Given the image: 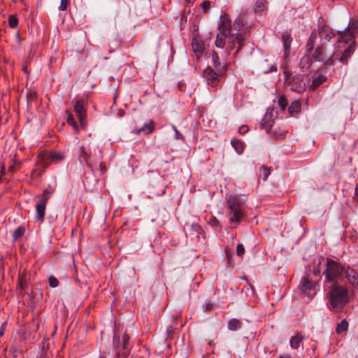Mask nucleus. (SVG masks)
Masks as SVG:
<instances>
[{
    "mask_svg": "<svg viewBox=\"0 0 358 358\" xmlns=\"http://www.w3.org/2000/svg\"><path fill=\"white\" fill-rule=\"evenodd\" d=\"M69 0H61V3L59 6V10L64 11L67 9V7L69 6Z\"/></svg>",
    "mask_w": 358,
    "mask_h": 358,
    "instance_id": "ea45409f",
    "label": "nucleus"
},
{
    "mask_svg": "<svg viewBox=\"0 0 358 358\" xmlns=\"http://www.w3.org/2000/svg\"><path fill=\"white\" fill-rule=\"evenodd\" d=\"M25 229L24 227H18L15 230L13 233V237L15 240H17L20 237H22L24 234Z\"/></svg>",
    "mask_w": 358,
    "mask_h": 358,
    "instance_id": "7c9ffc66",
    "label": "nucleus"
},
{
    "mask_svg": "<svg viewBox=\"0 0 358 358\" xmlns=\"http://www.w3.org/2000/svg\"><path fill=\"white\" fill-rule=\"evenodd\" d=\"M225 73H220L216 70H214L211 66H208L203 72V76L206 82L208 87H217L222 76Z\"/></svg>",
    "mask_w": 358,
    "mask_h": 358,
    "instance_id": "6e6552de",
    "label": "nucleus"
},
{
    "mask_svg": "<svg viewBox=\"0 0 358 358\" xmlns=\"http://www.w3.org/2000/svg\"><path fill=\"white\" fill-rule=\"evenodd\" d=\"M347 278L349 283L355 288H358V273L350 267L345 268L344 279Z\"/></svg>",
    "mask_w": 358,
    "mask_h": 358,
    "instance_id": "ddd939ff",
    "label": "nucleus"
},
{
    "mask_svg": "<svg viewBox=\"0 0 358 358\" xmlns=\"http://www.w3.org/2000/svg\"><path fill=\"white\" fill-rule=\"evenodd\" d=\"M22 71H23L24 72H25L26 73H28V71H27V66H24L22 67Z\"/></svg>",
    "mask_w": 358,
    "mask_h": 358,
    "instance_id": "6e6d98bb",
    "label": "nucleus"
},
{
    "mask_svg": "<svg viewBox=\"0 0 358 358\" xmlns=\"http://www.w3.org/2000/svg\"><path fill=\"white\" fill-rule=\"evenodd\" d=\"M127 339H128V337L127 336H124V341L122 343V348L123 349H125L127 348Z\"/></svg>",
    "mask_w": 358,
    "mask_h": 358,
    "instance_id": "a18cd8bd",
    "label": "nucleus"
},
{
    "mask_svg": "<svg viewBox=\"0 0 358 358\" xmlns=\"http://www.w3.org/2000/svg\"><path fill=\"white\" fill-rule=\"evenodd\" d=\"M241 278L245 280L247 282H249L247 276H242Z\"/></svg>",
    "mask_w": 358,
    "mask_h": 358,
    "instance_id": "4d7b16f0",
    "label": "nucleus"
},
{
    "mask_svg": "<svg viewBox=\"0 0 358 358\" xmlns=\"http://www.w3.org/2000/svg\"><path fill=\"white\" fill-rule=\"evenodd\" d=\"M278 102L279 106L280 107V108L282 110H285L288 105V101L285 96H280Z\"/></svg>",
    "mask_w": 358,
    "mask_h": 358,
    "instance_id": "473e14b6",
    "label": "nucleus"
},
{
    "mask_svg": "<svg viewBox=\"0 0 358 358\" xmlns=\"http://www.w3.org/2000/svg\"><path fill=\"white\" fill-rule=\"evenodd\" d=\"M242 327V322L236 319L232 318L227 323V329L229 331H237Z\"/></svg>",
    "mask_w": 358,
    "mask_h": 358,
    "instance_id": "6ab92c4d",
    "label": "nucleus"
},
{
    "mask_svg": "<svg viewBox=\"0 0 358 358\" xmlns=\"http://www.w3.org/2000/svg\"><path fill=\"white\" fill-rule=\"evenodd\" d=\"M185 233L186 236H191V238H199L203 232L201 227L197 223H192L191 224H186L185 228Z\"/></svg>",
    "mask_w": 358,
    "mask_h": 358,
    "instance_id": "f8f14e48",
    "label": "nucleus"
},
{
    "mask_svg": "<svg viewBox=\"0 0 358 358\" xmlns=\"http://www.w3.org/2000/svg\"><path fill=\"white\" fill-rule=\"evenodd\" d=\"M51 194V191L48 189H45L43 192L41 200H44L45 202L48 203V198Z\"/></svg>",
    "mask_w": 358,
    "mask_h": 358,
    "instance_id": "e433bc0d",
    "label": "nucleus"
},
{
    "mask_svg": "<svg viewBox=\"0 0 358 358\" xmlns=\"http://www.w3.org/2000/svg\"><path fill=\"white\" fill-rule=\"evenodd\" d=\"M114 339H115V336L114 337ZM113 343L115 345H117V344L115 343V340L113 341Z\"/></svg>",
    "mask_w": 358,
    "mask_h": 358,
    "instance_id": "bf43d9fd",
    "label": "nucleus"
},
{
    "mask_svg": "<svg viewBox=\"0 0 358 358\" xmlns=\"http://www.w3.org/2000/svg\"><path fill=\"white\" fill-rule=\"evenodd\" d=\"M56 330H57V326L55 325V331H56Z\"/></svg>",
    "mask_w": 358,
    "mask_h": 358,
    "instance_id": "052dcab7",
    "label": "nucleus"
},
{
    "mask_svg": "<svg viewBox=\"0 0 358 358\" xmlns=\"http://www.w3.org/2000/svg\"><path fill=\"white\" fill-rule=\"evenodd\" d=\"M245 252V249L241 243H238L236 246V254L238 256H242Z\"/></svg>",
    "mask_w": 358,
    "mask_h": 358,
    "instance_id": "58836bf2",
    "label": "nucleus"
},
{
    "mask_svg": "<svg viewBox=\"0 0 358 358\" xmlns=\"http://www.w3.org/2000/svg\"><path fill=\"white\" fill-rule=\"evenodd\" d=\"M218 223V221L216 219L215 217L213 216L210 217V220H209V224H211V225H213V226H215L217 225Z\"/></svg>",
    "mask_w": 358,
    "mask_h": 358,
    "instance_id": "79ce46f5",
    "label": "nucleus"
},
{
    "mask_svg": "<svg viewBox=\"0 0 358 358\" xmlns=\"http://www.w3.org/2000/svg\"><path fill=\"white\" fill-rule=\"evenodd\" d=\"M7 357L8 358H23L22 352L16 349V348H10L7 352Z\"/></svg>",
    "mask_w": 358,
    "mask_h": 358,
    "instance_id": "5701e85b",
    "label": "nucleus"
},
{
    "mask_svg": "<svg viewBox=\"0 0 358 358\" xmlns=\"http://www.w3.org/2000/svg\"><path fill=\"white\" fill-rule=\"evenodd\" d=\"M1 173L4 175L5 173V165L3 164L1 166Z\"/></svg>",
    "mask_w": 358,
    "mask_h": 358,
    "instance_id": "8fccbe9b",
    "label": "nucleus"
},
{
    "mask_svg": "<svg viewBox=\"0 0 358 358\" xmlns=\"http://www.w3.org/2000/svg\"><path fill=\"white\" fill-rule=\"evenodd\" d=\"M66 113L68 114V117H67V120H66L68 124L71 125L75 129L78 130V124H77L74 117H73L72 113L69 110H67Z\"/></svg>",
    "mask_w": 358,
    "mask_h": 358,
    "instance_id": "c756f323",
    "label": "nucleus"
},
{
    "mask_svg": "<svg viewBox=\"0 0 358 358\" xmlns=\"http://www.w3.org/2000/svg\"><path fill=\"white\" fill-rule=\"evenodd\" d=\"M229 55V52H224V55H222V58H220L219 53L215 51L212 52L210 58L214 70L217 71L220 73H226L229 64L226 57Z\"/></svg>",
    "mask_w": 358,
    "mask_h": 358,
    "instance_id": "0eeeda50",
    "label": "nucleus"
},
{
    "mask_svg": "<svg viewBox=\"0 0 358 358\" xmlns=\"http://www.w3.org/2000/svg\"><path fill=\"white\" fill-rule=\"evenodd\" d=\"M166 186L163 185V188H162V189L161 190V192H158V193L157 194V196H162V195H164V194H165V192H166Z\"/></svg>",
    "mask_w": 358,
    "mask_h": 358,
    "instance_id": "49530a36",
    "label": "nucleus"
},
{
    "mask_svg": "<svg viewBox=\"0 0 358 358\" xmlns=\"http://www.w3.org/2000/svg\"><path fill=\"white\" fill-rule=\"evenodd\" d=\"M105 170H106L105 166L101 164H100V171H101V173H103V171H104Z\"/></svg>",
    "mask_w": 358,
    "mask_h": 358,
    "instance_id": "864d4df0",
    "label": "nucleus"
},
{
    "mask_svg": "<svg viewBox=\"0 0 358 358\" xmlns=\"http://www.w3.org/2000/svg\"><path fill=\"white\" fill-rule=\"evenodd\" d=\"M345 270V268L342 264L333 259H328L323 273L325 277L324 286L343 282Z\"/></svg>",
    "mask_w": 358,
    "mask_h": 358,
    "instance_id": "20e7f679",
    "label": "nucleus"
},
{
    "mask_svg": "<svg viewBox=\"0 0 358 358\" xmlns=\"http://www.w3.org/2000/svg\"><path fill=\"white\" fill-rule=\"evenodd\" d=\"M192 47L197 58H199L204 51L203 42L198 38H194L192 42Z\"/></svg>",
    "mask_w": 358,
    "mask_h": 358,
    "instance_id": "2eb2a0df",
    "label": "nucleus"
},
{
    "mask_svg": "<svg viewBox=\"0 0 358 358\" xmlns=\"http://www.w3.org/2000/svg\"><path fill=\"white\" fill-rule=\"evenodd\" d=\"M227 216L231 223L238 224L243 217V206L244 201L238 196H229L227 199Z\"/></svg>",
    "mask_w": 358,
    "mask_h": 358,
    "instance_id": "39448f33",
    "label": "nucleus"
},
{
    "mask_svg": "<svg viewBox=\"0 0 358 358\" xmlns=\"http://www.w3.org/2000/svg\"><path fill=\"white\" fill-rule=\"evenodd\" d=\"M276 117L277 113L274 112V109L268 108L264 117L261 120V129H265L266 133H268L274 124Z\"/></svg>",
    "mask_w": 358,
    "mask_h": 358,
    "instance_id": "9d476101",
    "label": "nucleus"
},
{
    "mask_svg": "<svg viewBox=\"0 0 358 358\" xmlns=\"http://www.w3.org/2000/svg\"><path fill=\"white\" fill-rule=\"evenodd\" d=\"M172 128L175 131V138L177 140H184L182 134L176 129L175 125H172Z\"/></svg>",
    "mask_w": 358,
    "mask_h": 358,
    "instance_id": "4c0bfd02",
    "label": "nucleus"
},
{
    "mask_svg": "<svg viewBox=\"0 0 358 358\" xmlns=\"http://www.w3.org/2000/svg\"><path fill=\"white\" fill-rule=\"evenodd\" d=\"M46 204L47 202H45L44 200H41L36 205L37 218L40 221H43L44 219Z\"/></svg>",
    "mask_w": 358,
    "mask_h": 358,
    "instance_id": "a211bd4d",
    "label": "nucleus"
},
{
    "mask_svg": "<svg viewBox=\"0 0 358 358\" xmlns=\"http://www.w3.org/2000/svg\"><path fill=\"white\" fill-rule=\"evenodd\" d=\"M15 170V166L14 165H12L9 167L8 169V171H10V172H13Z\"/></svg>",
    "mask_w": 358,
    "mask_h": 358,
    "instance_id": "5fc2aeb1",
    "label": "nucleus"
},
{
    "mask_svg": "<svg viewBox=\"0 0 358 358\" xmlns=\"http://www.w3.org/2000/svg\"><path fill=\"white\" fill-rule=\"evenodd\" d=\"M348 329V322L345 320H343L338 324L336 327V332L341 334V332L347 331Z\"/></svg>",
    "mask_w": 358,
    "mask_h": 358,
    "instance_id": "cd10ccee",
    "label": "nucleus"
},
{
    "mask_svg": "<svg viewBox=\"0 0 358 358\" xmlns=\"http://www.w3.org/2000/svg\"><path fill=\"white\" fill-rule=\"evenodd\" d=\"M282 41L284 47V57L285 58H287L290 52V47L291 43L292 42V38L289 33L285 32L282 35Z\"/></svg>",
    "mask_w": 358,
    "mask_h": 358,
    "instance_id": "dca6fc26",
    "label": "nucleus"
},
{
    "mask_svg": "<svg viewBox=\"0 0 358 358\" xmlns=\"http://www.w3.org/2000/svg\"><path fill=\"white\" fill-rule=\"evenodd\" d=\"M287 133V131H286L285 129L284 130L278 129V130L273 131V132L272 134V136L274 139L281 140V139H283L285 138Z\"/></svg>",
    "mask_w": 358,
    "mask_h": 358,
    "instance_id": "bb28decb",
    "label": "nucleus"
},
{
    "mask_svg": "<svg viewBox=\"0 0 358 358\" xmlns=\"http://www.w3.org/2000/svg\"><path fill=\"white\" fill-rule=\"evenodd\" d=\"M28 272L27 269H24L22 273L19 274L18 281H19V287L20 290H23L27 286Z\"/></svg>",
    "mask_w": 358,
    "mask_h": 358,
    "instance_id": "aec40b11",
    "label": "nucleus"
},
{
    "mask_svg": "<svg viewBox=\"0 0 358 358\" xmlns=\"http://www.w3.org/2000/svg\"><path fill=\"white\" fill-rule=\"evenodd\" d=\"M9 26L15 28L18 24V20L15 15H10L8 18Z\"/></svg>",
    "mask_w": 358,
    "mask_h": 358,
    "instance_id": "72a5a7b5",
    "label": "nucleus"
},
{
    "mask_svg": "<svg viewBox=\"0 0 358 358\" xmlns=\"http://www.w3.org/2000/svg\"><path fill=\"white\" fill-rule=\"evenodd\" d=\"M82 156L83 159L86 162V163L88 164V155L85 150L82 151Z\"/></svg>",
    "mask_w": 358,
    "mask_h": 358,
    "instance_id": "c03bdc74",
    "label": "nucleus"
},
{
    "mask_svg": "<svg viewBox=\"0 0 358 358\" xmlns=\"http://www.w3.org/2000/svg\"><path fill=\"white\" fill-rule=\"evenodd\" d=\"M300 289L302 293L309 299H312L317 293V282L309 280L307 276L303 277L300 282Z\"/></svg>",
    "mask_w": 358,
    "mask_h": 358,
    "instance_id": "1a4fd4ad",
    "label": "nucleus"
},
{
    "mask_svg": "<svg viewBox=\"0 0 358 358\" xmlns=\"http://www.w3.org/2000/svg\"><path fill=\"white\" fill-rule=\"evenodd\" d=\"M279 358H290V355H289L287 354L282 355H280Z\"/></svg>",
    "mask_w": 358,
    "mask_h": 358,
    "instance_id": "603ef678",
    "label": "nucleus"
},
{
    "mask_svg": "<svg viewBox=\"0 0 358 358\" xmlns=\"http://www.w3.org/2000/svg\"><path fill=\"white\" fill-rule=\"evenodd\" d=\"M266 0H257L256 2V12H261L264 9Z\"/></svg>",
    "mask_w": 358,
    "mask_h": 358,
    "instance_id": "2f4dec72",
    "label": "nucleus"
},
{
    "mask_svg": "<svg viewBox=\"0 0 358 358\" xmlns=\"http://www.w3.org/2000/svg\"><path fill=\"white\" fill-rule=\"evenodd\" d=\"M291 115L299 113L301 110V103L299 101H294L288 108Z\"/></svg>",
    "mask_w": 358,
    "mask_h": 358,
    "instance_id": "412c9836",
    "label": "nucleus"
},
{
    "mask_svg": "<svg viewBox=\"0 0 358 358\" xmlns=\"http://www.w3.org/2000/svg\"><path fill=\"white\" fill-rule=\"evenodd\" d=\"M50 286L52 288L56 287L59 285L57 279L54 276H50L48 278Z\"/></svg>",
    "mask_w": 358,
    "mask_h": 358,
    "instance_id": "c9c22d12",
    "label": "nucleus"
},
{
    "mask_svg": "<svg viewBox=\"0 0 358 358\" xmlns=\"http://www.w3.org/2000/svg\"><path fill=\"white\" fill-rule=\"evenodd\" d=\"M243 24L241 21L235 22L231 26V21L226 16H220V24L217 28V37L215 39V45L220 48H224L227 45V48L232 50L235 48V43H238V48L236 54L242 47V43L244 40Z\"/></svg>",
    "mask_w": 358,
    "mask_h": 358,
    "instance_id": "f03ea898",
    "label": "nucleus"
},
{
    "mask_svg": "<svg viewBox=\"0 0 358 358\" xmlns=\"http://www.w3.org/2000/svg\"><path fill=\"white\" fill-rule=\"evenodd\" d=\"M270 169L266 166H262L259 170V176L264 180L266 181L270 175Z\"/></svg>",
    "mask_w": 358,
    "mask_h": 358,
    "instance_id": "a878e982",
    "label": "nucleus"
},
{
    "mask_svg": "<svg viewBox=\"0 0 358 358\" xmlns=\"http://www.w3.org/2000/svg\"><path fill=\"white\" fill-rule=\"evenodd\" d=\"M248 284L250 286L252 294H255V287L251 283H250L249 282H248Z\"/></svg>",
    "mask_w": 358,
    "mask_h": 358,
    "instance_id": "09e8293b",
    "label": "nucleus"
},
{
    "mask_svg": "<svg viewBox=\"0 0 358 358\" xmlns=\"http://www.w3.org/2000/svg\"><path fill=\"white\" fill-rule=\"evenodd\" d=\"M302 341V336L299 335H296L293 336L290 339V345L292 348L297 349L299 348L300 344Z\"/></svg>",
    "mask_w": 358,
    "mask_h": 358,
    "instance_id": "393cba45",
    "label": "nucleus"
},
{
    "mask_svg": "<svg viewBox=\"0 0 358 358\" xmlns=\"http://www.w3.org/2000/svg\"><path fill=\"white\" fill-rule=\"evenodd\" d=\"M154 129L153 123L151 121L150 123H145L144 125L138 129V133H143L144 134H148L151 133Z\"/></svg>",
    "mask_w": 358,
    "mask_h": 358,
    "instance_id": "b1692460",
    "label": "nucleus"
},
{
    "mask_svg": "<svg viewBox=\"0 0 358 358\" xmlns=\"http://www.w3.org/2000/svg\"><path fill=\"white\" fill-rule=\"evenodd\" d=\"M231 144L238 154H242L244 150L243 143L237 139L231 141Z\"/></svg>",
    "mask_w": 358,
    "mask_h": 358,
    "instance_id": "4be33fe9",
    "label": "nucleus"
},
{
    "mask_svg": "<svg viewBox=\"0 0 358 358\" xmlns=\"http://www.w3.org/2000/svg\"><path fill=\"white\" fill-rule=\"evenodd\" d=\"M212 307V304L208 303L206 305V309L210 310Z\"/></svg>",
    "mask_w": 358,
    "mask_h": 358,
    "instance_id": "13d9d810",
    "label": "nucleus"
},
{
    "mask_svg": "<svg viewBox=\"0 0 358 358\" xmlns=\"http://www.w3.org/2000/svg\"><path fill=\"white\" fill-rule=\"evenodd\" d=\"M6 324V322H4L0 329V336H2L4 334V331H5V325Z\"/></svg>",
    "mask_w": 358,
    "mask_h": 358,
    "instance_id": "de8ad7c7",
    "label": "nucleus"
},
{
    "mask_svg": "<svg viewBox=\"0 0 358 358\" xmlns=\"http://www.w3.org/2000/svg\"><path fill=\"white\" fill-rule=\"evenodd\" d=\"M324 290L331 307L336 310H341L350 300L348 288L343 282L324 286Z\"/></svg>",
    "mask_w": 358,
    "mask_h": 358,
    "instance_id": "7ed1b4c3",
    "label": "nucleus"
},
{
    "mask_svg": "<svg viewBox=\"0 0 358 358\" xmlns=\"http://www.w3.org/2000/svg\"><path fill=\"white\" fill-rule=\"evenodd\" d=\"M248 131V127L247 126H242L239 128V132L241 134H245Z\"/></svg>",
    "mask_w": 358,
    "mask_h": 358,
    "instance_id": "37998d69",
    "label": "nucleus"
},
{
    "mask_svg": "<svg viewBox=\"0 0 358 358\" xmlns=\"http://www.w3.org/2000/svg\"><path fill=\"white\" fill-rule=\"evenodd\" d=\"M49 158L51 159L53 161H59V160H62L64 159V157L63 155L59 153V152H52L50 156H49Z\"/></svg>",
    "mask_w": 358,
    "mask_h": 358,
    "instance_id": "f704fd0d",
    "label": "nucleus"
},
{
    "mask_svg": "<svg viewBox=\"0 0 358 358\" xmlns=\"http://www.w3.org/2000/svg\"><path fill=\"white\" fill-rule=\"evenodd\" d=\"M266 62V60H264V62L260 64V69H261L262 73H268L270 72L276 71H277V68H276L275 65H274V64H271L268 68H264V64Z\"/></svg>",
    "mask_w": 358,
    "mask_h": 358,
    "instance_id": "c85d7f7f",
    "label": "nucleus"
},
{
    "mask_svg": "<svg viewBox=\"0 0 358 358\" xmlns=\"http://www.w3.org/2000/svg\"><path fill=\"white\" fill-rule=\"evenodd\" d=\"M209 7H210V3L209 1H203L201 3V8L205 11L206 12L208 9H209Z\"/></svg>",
    "mask_w": 358,
    "mask_h": 358,
    "instance_id": "a19ab883",
    "label": "nucleus"
},
{
    "mask_svg": "<svg viewBox=\"0 0 358 358\" xmlns=\"http://www.w3.org/2000/svg\"><path fill=\"white\" fill-rule=\"evenodd\" d=\"M100 358H102V357H100Z\"/></svg>",
    "mask_w": 358,
    "mask_h": 358,
    "instance_id": "680f3d73",
    "label": "nucleus"
},
{
    "mask_svg": "<svg viewBox=\"0 0 358 358\" xmlns=\"http://www.w3.org/2000/svg\"><path fill=\"white\" fill-rule=\"evenodd\" d=\"M357 29L356 22H349L343 30H334L323 24V19L318 20L317 31L311 32L306 50L313 52L315 60L324 65H335L340 62L343 65L348 63L355 52V34Z\"/></svg>",
    "mask_w": 358,
    "mask_h": 358,
    "instance_id": "f257e3e1",
    "label": "nucleus"
},
{
    "mask_svg": "<svg viewBox=\"0 0 358 358\" xmlns=\"http://www.w3.org/2000/svg\"><path fill=\"white\" fill-rule=\"evenodd\" d=\"M286 82L291 90L301 93L304 91L306 85L308 82V78L304 75H294L287 76Z\"/></svg>",
    "mask_w": 358,
    "mask_h": 358,
    "instance_id": "423d86ee",
    "label": "nucleus"
},
{
    "mask_svg": "<svg viewBox=\"0 0 358 358\" xmlns=\"http://www.w3.org/2000/svg\"><path fill=\"white\" fill-rule=\"evenodd\" d=\"M74 109L78 116L81 127H86L87 110L84 107V101L83 100H78L74 106Z\"/></svg>",
    "mask_w": 358,
    "mask_h": 358,
    "instance_id": "9b49d317",
    "label": "nucleus"
},
{
    "mask_svg": "<svg viewBox=\"0 0 358 358\" xmlns=\"http://www.w3.org/2000/svg\"><path fill=\"white\" fill-rule=\"evenodd\" d=\"M173 331V328L171 326H169L167 329L168 334L169 335Z\"/></svg>",
    "mask_w": 358,
    "mask_h": 358,
    "instance_id": "3c124183",
    "label": "nucleus"
},
{
    "mask_svg": "<svg viewBox=\"0 0 358 358\" xmlns=\"http://www.w3.org/2000/svg\"><path fill=\"white\" fill-rule=\"evenodd\" d=\"M313 81L311 85H310V90H315L317 89L320 85L324 83L327 80V78L322 73H315L313 76Z\"/></svg>",
    "mask_w": 358,
    "mask_h": 358,
    "instance_id": "f3484780",
    "label": "nucleus"
},
{
    "mask_svg": "<svg viewBox=\"0 0 358 358\" xmlns=\"http://www.w3.org/2000/svg\"><path fill=\"white\" fill-rule=\"evenodd\" d=\"M315 50V49L313 50ZM313 51L312 52H308L300 60L299 62V68L302 71H306L310 69L313 64V59L315 58L313 56Z\"/></svg>",
    "mask_w": 358,
    "mask_h": 358,
    "instance_id": "4468645a",
    "label": "nucleus"
}]
</instances>
